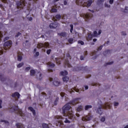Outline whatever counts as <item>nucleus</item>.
<instances>
[{
	"label": "nucleus",
	"instance_id": "f257e3e1",
	"mask_svg": "<svg viewBox=\"0 0 128 128\" xmlns=\"http://www.w3.org/2000/svg\"><path fill=\"white\" fill-rule=\"evenodd\" d=\"M80 100V98H76L70 101L69 102L65 104L62 108V114H64V116H68L70 120H72L74 118V115L72 112H68L70 110L72 106H76L78 102H76V100Z\"/></svg>",
	"mask_w": 128,
	"mask_h": 128
},
{
	"label": "nucleus",
	"instance_id": "f03ea898",
	"mask_svg": "<svg viewBox=\"0 0 128 128\" xmlns=\"http://www.w3.org/2000/svg\"><path fill=\"white\" fill-rule=\"evenodd\" d=\"M12 42L10 40L5 42L4 44V47L6 50H10L12 47Z\"/></svg>",
	"mask_w": 128,
	"mask_h": 128
},
{
	"label": "nucleus",
	"instance_id": "7ed1b4c3",
	"mask_svg": "<svg viewBox=\"0 0 128 128\" xmlns=\"http://www.w3.org/2000/svg\"><path fill=\"white\" fill-rule=\"evenodd\" d=\"M83 18H84L86 22H90V20H92L94 16L92 14L87 13L84 14Z\"/></svg>",
	"mask_w": 128,
	"mask_h": 128
},
{
	"label": "nucleus",
	"instance_id": "20e7f679",
	"mask_svg": "<svg viewBox=\"0 0 128 128\" xmlns=\"http://www.w3.org/2000/svg\"><path fill=\"white\" fill-rule=\"evenodd\" d=\"M14 112H17V114H19L20 116H24V113H22V109H20L18 106H14Z\"/></svg>",
	"mask_w": 128,
	"mask_h": 128
},
{
	"label": "nucleus",
	"instance_id": "39448f33",
	"mask_svg": "<svg viewBox=\"0 0 128 128\" xmlns=\"http://www.w3.org/2000/svg\"><path fill=\"white\" fill-rule=\"evenodd\" d=\"M38 48H46L50 46V44L48 42L45 43H40L38 44Z\"/></svg>",
	"mask_w": 128,
	"mask_h": 128
},
{
	"label": "nucleus",
	"instance_id": "423d86ee",
	"mask_svg": "<svg viewBox=\"0 0 128 128\" xmlns=\"http://www.w3.org/2000/svg\"><path fill=\"white\" fill-rule=\"evenodd\" d=\"M92 116L88 115V116H86L84 117H83L82 118V120L83 122H86V120H92Z\"/></svg>",
	"mask_w": 128,
	"mask_h": 128
},
{
	"label": "nucleus",
	"instance_id": "0eeeda50",
	"mask_svg": "<svg viewBox=\"0 0 128 128\" xmlns=\"http://www.w3.org/2000/svg\"><path fill=\"white\" fill-rule=\"evenodd\" d=\"M76 2L78 6H84V4L86 2H84V1L83 0H76Z\"/></svg>",
	"mask_w": 128,
	"mask_h": 128
},
{
	"label": "nucleus",
	"instance_id": "6e6552de",
	"mask_svg": "<svg viewBox=\"0 0 128 128\" xmlns=\"http://www.w3.org/2000/svg\"><path fill=\"white\" fill-rule=\"evenodd\" d=\"M49 28H58V22H54L50 24L49 25Z\"/></svg>",
	"mask_w": 128,
	"mask_h": 128
},
{
	"label": "nucleus",
	"instance_id": "1a4fd4ad",
	"mask_svg": "<svg viewBox=\"0 0 128 128\" xmlns=\"http://www.w3.org/2000/svg\"><path fill=\"white\" fill-rule=\"evenodd\" d=\"M16 6L18 8H24V6H22V2L21 1L17 2Z\"/></svg>",
	"mask_w": 128,
	"mask_h": 128
},
{
	"label": "nucleus",
	"instance_id": "9d476101",
	"mask_svg": "<svg viewBox=\"0 0 128 128\" xmlns=\"http://www.w3.org/2000/svg\"><path fill=\"white\" fill-rule=\"evenodd\" d=\"M12 98H16V96H17L18 98H20V94L18 92H15L13 93L12 95Z\"/></svg>",
	"mask_w": 128,
	"mask_h": 128
},
{
	"label": "nucleus",
	"instance_id": "9b49d317",
	"mask_svg": "<svg viewBox=\"0 0 128 128\" xmlns=\"http://www.w3.org/2000/svg\"><path fill=\"white\" fill-rule=\"evenodd\" d=\"M96 112L98 114H100V116H102V106H99Z\"/></svg>",
	"mask_w": 128,
	"mask_h": 128
},
{
	"label": "nucleus",
	"instance_id": "f8f14e48",
	"mask_svg": "<svg viewBox=\"0 0 128 128\" xmlns=\"http://www.w3.org/2000/svg\"><path fill=\"white\" fill-rule=\"evenodd\" d=\"M90 56H94V57H92V60H96V58H98V55H96V51H94L92 52L90 54Z\"/></svg>",
	"mask_w": 128,
	"mask_h": 128
},
{
	"label": "nucleus",
	"instance_id": "ddd939ff",
	"mask_svg": "<svg viewBox=\"0 0 128 128\" xmlns=\"http://www.w3.org/2000/svg\"><path fill=\"white\" fill-rule=\"evenodd\" d=\"M68 71L66 70L62 71L60 72V75L62 76H68Z\"/></svg>",
	"mask_w": 128,
	"mask_h": 128
},
{
	"label": "nucleus",
	"instance_id": "4468645a",
	"mask_svg": "<svg viewBox=\"0 0 128 128\" xmlns=\"http://www.w3.org/2000/svg\"><path fill=\"white\" fill-rule=\"evenodd\" d=\"M64 64L65 66H67V68H71L72 66V65H70L68 60H66L64 62Z\"/></svg>",
	"mask_w": 128,
	"mask_h": 128
},
{
	"label": "nucleus",
	"instance_id": "2eb2a0df",
	"mask_svg": "<svg viewBox=\"0 0 128 128\" xmlns=\"http://www.w3.org/2000/svg\"><path fill=\"white\" fill-rule=\"evenodd\" d=\"M100 34H102V30H99L98 34L96 31H94L93 36H100Z\"/></svg>",
	"mask_w": 128,
	"mask_h": 128
},
{
	"label": "nucleus",
	"instance_id": "dca6fc26",
	"mask_svg": "<svg viewBox=\"0 0 128 128\" xmlns=\"http://www.w3.org/2000/svg\"><path fill=\"white\" fill-rule=\"evenodd\" d=\"M16 126L18 128H24V124L22 123H17L16 124Z\"/></svg>",
	"mask_w": 128,
	"mask_h": 128
},
{
	"label": "nucleus",
	"instance_id": "f3484780",
	"mask_svg": "<svg viewBox=\"0 0 128 128\" xmlns=\"http://www.w3.org/2000/svg\"><path fill=\"white\" fill-rule=\"evenodd\" d=\"M3 76L4 75L0 73V80H1V82H6L7 80L6 78H4Z\"/></svg>",
	"mask_w": 128,
	"mask_h": 128
},
{
	"label": "nucleus",
	"instance_id": "a211bd4d",
	"mask_svg": "<svg viewBox=\"0 0 128 128\" xmlns=\"http://www.w3.org/2000/svg\"><path fill=\"white\" fill-rule=\"evenodd\" d=\"M92 0H89L88 1V3L86 5H84V6H87V8H88L92 6Z\"/></svg>",
	"mask_w": 128,
	"mask_h": 128
},
{
	"label": "nucleus",
	"instance_id": "6ab92c4d",
	"mask_svg": "<svg viewBox=\"0 0 128 128\" xmlns=\"http://www.w3.org/2000/svg\"><path fill=\"white\" fill-rule=\"evenodd\" d=\"M112 53V50H106L105 52H104V56H108V54H110Z\"/></svg>",
	"mask_w": 128,
	"mask_h": 128
},
{
	"label": "nucleus",
	"instance_id": "aec40b11",
	"mask_svg": "<svg viewBox=\"0 0 128 128\" xmlns=\"http://www.w3.org/2000/svg\"><path fill=\"white\" fill-rule=\"evenodd\" d=\"M28 109L32 112L34 116H36V110H34V108L32 106L28 107Z\"/></svg>",
	"mask_w": 128,
	"mask_h": 128
},
{
	"label": "nucleus",
	"instance_id": "412c9836",
	"mask_svg": "<svg viewBox=\"0 0 128 128\" xmlns=\"http://www.w3.org/2000/svg\"><path fill=\"white\" fill-rule=\"evenodd\" d=\"M48 66H49V68H52L56 66V64L52 62H48Z\"/></svg>",
	"mask_w": 128,
	"mask_h": 128
},
{
	"label": "nucleus",
	"instance_id": "4be33fe9",
	"mask_svg": "<svg viewBox=\"0 0 128 128\" xmlns=\"http://www.w3.org/2000/svg\"><path fill=\"white\" fill-rule=\"evenodd\" d=\"M52 82H53V84L55 86H60V82L56 80L53 81Z\"/></svg>",
	"mask_w": 128,
	"mask_h": 128
},
{
	"label": "nucleus",
	"instance_id": "5701e85b",
	"mask_svg": "<svg viewBox=\"0 0 128 128\" xmlns=\"http://www.w3.org/2000/svg\"><path fill=\"white\" fill-rule=\"evenodd\" d=\"M103 108H104V110H108V108H111L112 106L108 104H106L104 106H103Z\"/></svg>",
	"mask_w": 128,
	"mask_h": 128
},
{
	"label": "nucleus",
	"instance_id": "b1692460",
	"mask_svg": "<svg viewBox=\"0 0 128 128\" xmlns=\"http://www.w3.org/2000/svg\"><path fill=\"white\" fill-rule=\"evenodd\" d=\"M93 36H94V34H88V36L86 38L87 40H92Z\"/></svg>",
	"mask_w": 128,
	"mask_h": 128
},
{
	"label": "nucleus",
	"instance_id": "393cba45",
	"mask_svg": "<svg viewBox=\"0 0 128 128\" xmlns=\"http://www.w3.org/2000/svg\"><path fill=\"white\" fill-rule=\"evenodd\" d=\"M68 80H70V78L68 76H65L62 78V80L65 82H68Z\"/></svg>",
	"mask_w": 128,
	"mask_h": 128
},
{
	"label": "nucleus",
	"instance_id": "a878e982",
	"mask_svg": "<svg viewBox=\"0 0 128 128\" xmlns=\"http://www.w3.org/2000/svg\"><path fill=\"white\" fill-rule=\"evenodd\" d=\"M58 36H60L64 37L66 36V32H62L60 33H58Z\"/></svg>",
	"mask_w": 128,
	"mask_h": 128
},
{
	"label": "nucleus",
	"instance_id": "bb28decb",
	"mask_svg": "<svg viewBox=\"0 0 128 128\" xmlns=\"http://www.w3.org/2000/svg\"><path fill=\"white\" fill-rule=\"evenodd\" d=\"M58 100H60V98L58 97L56 98L54 102V106H56V104H58Z\"/></svg>",
	"mask_w": 128,
	"mask_h": 128
},
{
	"label": "nucleus",
	"instance_id": "cd10ccee",
	"mask_svg": "<svg viewBox=\"0 0 128 128\" xmlns=\"http://www.w3.org/2000/svg\"><path fill=\"white\" fill-rule=\"evenodd\" d=\"M92 105H86L85 106V110H88L90 108H92Z\"/></svg>",
	"mask_w": 128,
	"mask_h": 128
},
{
	"label": "nucleus",
	"instance_id": "c85d7f7f",
	"mask_svg": "<svg viewBox=\"0 0 128 128\" xmlns=\"http://www.w3.org/2000/svg\"><path fill=\"white\" fill-rule=\"evenodd\" d=\"M36 74V70H31L30 71V75L32 76Z\"/></svg>",
	"mask_w": 128,
	"mask_h": 128
},
{
	"label": "nucleus",
	"instance_id": "c756f323",
	"mask_svg": "<svg viewBox=\"0 0 128 128\" xmlns=\"http://www.w3.org/2000/svg\"><path fill=\"white\" fill-rule=\"evenodd\" d=\"M42 126L43 128H50V126H48V124L44 123L42 124Z\"/></svg>",
	"mask_w": 128,
	"mask_h": 128
},
{
	"label": "nucleus",
	"instance_id": "7c9ffc66",
	"mask_svg": "<svg viewBox=\"0 0 128 128\" xmlns=\"http://www.w3.org/2000/svg\"><path fill=\"white\" fill-rule=\"evenodd\" d=\"M55 18H56V20H60V18H62V16L60 14H58L56 15Z\"/></svg>",
	"mask_w": 128,
	"mask_h": 128
},
{
	"label": "nucleus",
	"instance_id": "2f4dec72",
	"mask_svg": "<svg viewBox=\"0 0 128 128\" xmlns=\"http://www.w3.org/2000/svg\"><path fill=\"white\" fill-rule=\"evenodd\" d=\"M77 112H80L81 110H82V106H80L76 108Z\"/></svg>",
	"mask_w": 128,
	"mask_h": 128
},
{
	"label": "nucleus",
	"instance_id": "473e14b6",
	"mask_svg": "<svg viewBox=\"0 0 128 128\" xmlns=\"http://www.w3.org/2000/svg\"><path fill=\"white\" fill-rule=\"evenodd\" d=\"M68 42L69 44H74V38H70L68 40Z\"/></svg>",
	"mask_w": 128,
	"mask_h": 128
},
{
	"label": "nucleus",
	"instance_id": "72a5a7b5",
	"mask_svg": "<svg viewBox=\"0 0 128 128\" xmlns=\"http://www.w3.org/2000/svg\"><path fill=\"white\" fill-rule=\"evenodd\" d=\"M104 2V0H98L97 1V4H102V2Z\"/></svg>",
	"mask_w": 128,
	"mask_h": 128
},
{
	"label": "nucleus",
	"instance_id": "f704fd0d",
	"mask_svg": "<svg viewBox=\"0 0 128 128\" xmlns=\"http://www.w3.org/2000/svg\"><path fill=\"white\" fill-rule=\"evenodd\" d=\"M50 12H58V9L52 8L50 10Z\"/></svg>",
	"mask_w": 128,
	"mask_h": 128
},
{
	"label": "nucleus",
	"instance_id": "c9c22d12",
	"mask_svg": "<svg viewBox=\"0 0 128 128\" xmlns=\"http://www.w3.org/2000/svg\"><path fill=\"white\" fill-rule=\"evenodd\" d=\"M114 64V62H108L104 64V66H110V64Z\"/></svg>",
	"mask_w": 128,
	"mask_h": 128
},
{
	"label": "nucleus",
	"instance_id": "e433bc0d",
	"mask_svg": "<svg viewBox=\"0 0 128 128\" xmlns=\"http://www.w3.org/2000/svg\"><path fill=\"white\" fill-rule=\"evenodd\" d=\"M22 56H18V62H22Z\"/></svg>",
	"mask_w": 128,
	"mask_h": 128
},
{
	"label": "nucleus",
	"instance_id": "4c0bfd02",
	"mask_svg": "<svg viewBox=\"0 0 128 128\" xmlns=\"http://www.w3.org/2000/svg\"><path fill=\"white\" fill-rule=\"evenodd\" d=\"M24 66V62L20 63L17 65V68H22Z\"/></svg>",
	"mask_w": 128,
	"mask_h": 128
},
{
	"label": "nucleus",
	"instance_id": "58836bf2",
	"mask_svg": "<svg viewBox=\"0 0 128 128\" xmlns=\"http://www.w3.org/2000/svg\"><path fill=\"white\" fill-rule=\"evenodd\" d=\"M82 70H85V72H86L88 70V66H86L85 67H82L81 68Z\"/></svg>",
	"mask_w": 128,
	"mask_h": 128
},
{
	"label": "nucleus",
	"instance_id": "ea45409f",
	"mask_svg": "<svg viewBox=\"0 0 128 128\" xmlns=\"http://www.w3.org/2000/svg\"><path fill=\"white\" fill-rule=\"evenodd\" d=\"M56 118L57 120H63L62 116H56Z\"/></svg>",
	"mask_w": 128,
	"mask_h": 128
},
{
	"label": "nucleus",
	"instance_id": "a19ab883",
	"mask_svg": "<svg viewBox=\"0 0 128 128\" xmlns=\"http://www.w3.org/2000/svg\"><path fill=\"white\" fill-rule=\"evenodd\" d=\"M78 44H80L81 46H84V42L82 40H78Z\"/></svg>",
	"mask_w": 128,
	"mask_h": 128
},
{
	"label": "nucleus",
	"instance_id": "79ce46f5",
	"mask_svg": "<svg viewBox=\"0 0 128 128\" xmlns=\"http://www.w3.org/2000/svg\"><path fill=\"white\" fill-rule=\"evenodd\" d=\"M70 32H72V30H74V25L70 24Z\"/></svg>",
	"mask_w": 128,
	"mask_h": 128
},
{
	"label": "nucleus",
	"instance_id": "37998d69",
	"mask_svg": "<svg viewBox=\"0 0 128 128\" xmlns=\"http://www.w3.org/2000/svg\"><path fill=\"white\" fill-rule=\"evenodd\" d=\"M105 121H106V117L103 116L100 118V122H104Z\"/></svg>",
	"mask_w": 128,
	"mask_h": 128
},
{
	"label": "nucleus",
	"instance_id": "c03bdc74",
	"mask_svg": "<svg viewBox=\"0 0 128 128\" xmlns=\"http://www.w3.org/2000/svg\"><path fill=\"white\" fill-rule=\"evenodd\" d=\"M64 122L65 124H70V120H68V118H66V120L64 121Z\"/></svg>",
	"mask_w": 128,
	"mask_h": 128
},
{
	"label": "nucleus",
	"instance_id": "a18cd8bd",
	"mask_svg": "<svg viewBox=\"0 0 128 128\" xmlns=\"http://www.w3.org/2000/svg\"><path fill=\"white\" fill-rule=\"evenodd\" d=\"M56 60L58 64H60V59H58V58H56Z\"/></svg>",
	"mask_w": 128,
	"mask_h": 128
},
{
	"label": "nucleus",
	"instance_id": "49530a36",
	"mask_svg": "<svg viewBox=\"0 0 128 128\" xmlns=\"http://www.w3.org/2000/svg\"><path fill=\"white\" fill-rule=\"evenodd\" d=\"M50 52H52V50L49 49V50H46L47 54H50Z\"/></svg>",
	"mask_w": 128,
	"mask_h": 128
},
{
	"label": "nucleus",
	"instance_id": "de8ad7c7",
	"mask_svg": "<svg viewBox=\"0 0 128 128\" xmlns=\"http://www.w3.org/2000/svg\"><path fill=\"white\" fill-rule=\"evenodd\" d=\"M10 40V37H8V36H6V37H5V38H4V42H6V40Z\"/></svg>",
	"mask_w": 128,
	"mask_h": 128
},
{
	"label": "nucleus",
	"instance_id": "09e8293b",
	"mask_svg": "<svg viewBox=\"0 0 128 128\" xmlns=\"http://www.w3.org/2000/svg\"><path fill=\"white\" fill-rule=\"evenodd\" d=\"M22 36V33L18 32L17 34L16 35L15 37L16 38H18V36Z\"/></svg>",
	"mask_w": 128,
	"mask_h": 128
},
{
	"label": "nucleus",
	"instance_id": "8fccbe9b",
	"mask_svg": "<svg viewBox=\"0 0 128 128\" xmlns=\"http://www.w3.org/2000/svg\"><path fill=\"white\" fill-rule=\"evenodd\" d=\"M30 70V67H26L25 68V72H28V70Z\"/></svg>",
	"mask_w": 128,
	"mask_h": 128
},
{
	"label": "nucleus",
	"instance_id": "3c124183",
	"mask_svg": "<svg viewBox=\"0 0 128 128\" xmlns=\"http://www.w3.org/2000/svg\"><path fill=\"white\" fill-rule=\"evenodd\" d=\"M102 46H100V47H98V50H102Z\"/></svg>",
	"mask_w": 128,
	"mask_h": 128
},
{
	"label": "nucleus",
	"instance_id": "603ef678",
	"mask_svg": "<svg viewBox=\"0 0 128 128\" xmlns=\"http://www.w3.org/2000/svg\"><path fill=\"white\" fill-rule=\"evenodd\" d=\"M105 8H110V5H108V4H104Z\"/></svg>",
	"mask_w": 128,
	"mask_h": 128
},
{
	"label": "nucleus",
	"instance_id": "864d4df0",
	"mask_svg": "<svg viewBox=\"0 0 128 128\" xmlns=\"http://www.w3.org/2000/svg\"><path fill=\"white\" fill-rule=\"evenodd\" d=\"M84 57L83 56H80V60H84Z\"/></svg>",
	"mask_w": 128,
	"mask_h": 128
},
{
	"label": "nucleus",
	"instance_id": "5fc2aeb1",
	"mask_svg": "<svg viewBox=\"0 0 128 128\" xmlns=\"http://www.w3.org/2000/svg\"><path fill=\"white\" fill-rule=\"evenodd\" d=\"M2 122H4L5 124H10V123L8 122V121H6V120H2Z\"/></svg>",
	"mask_w": 128,
	"mask_h": 128
},
{
	"label": "nucleus",
	"instance_id": "6e6d98bb",
	"mask_svg": "<svg viewBox=\"0 0 128 128\" xmlns=\"http://www.w3.org/2000/svg\"><path fill=\"white\" fill-rule=\"evenodd\" d=\"M121 34L122 36H126V32H121Z\"/></svg>",
	"mask_w": 128,
	"mask_h": 128
},
{
	"label": "nucleus",
	"instance_id": "4d7b16f0",
	"mask_svg": "<svg viewBox=\"0 0 128 128\" xmlns=\"http://www.w3.org/2000/svg\"><path fill=\"white\" fill-rule=\"evenodd\" d=\"M2 100H0V108H2Z\"/></svg>",
	"mask_w": 128,
	"mask_h": 128
},
{
	"label": "nucleus",
	"instance_id": "13d9d810",
	"mask_svg": "<svg viewBox=\"0 0 128 128\" xmlns=\"http://www.w3.org/2000/svg\"><path fill=\"white\" fill-rule=\"evenodd\" d=\"M114 106H118V102H115L114 103Z\"/></svg>",
	"mask_w": 128,
	"mask_h": 128
},
{
	"label": "nucleus",
	"instance_id": "bf43d9fd",
	"mask_svg": "<svg viewBox=\"0 0 128 128\" xmlns=\"http://www.w3.org/2000/svg\"><path fill=\"white\" fill-rule=\"evenodd\" d=\"M128 7H126L125 9L124 10V12H128Z\"/></svg>",
	"mask_w": 128,
	"mask_h": 128
},
{
	"label": "nucleus",
	"instance_id": "052dcab7",
	"mask_svg": "<svg viewBox=\"0 0 128 128\" xmlns=\"http://www.w3.org/2000/svg\"><path fill=\"white\" fill-rule=\"evenodd\" d=\"M109 2L110 4H114V0H110Z\"/></svg>",
	"mask_w": 128,
	"mask_h": 128
},
{
	"label": "nucleus",
	"instance_id": "680f3d73",
	"mask_svg": "<svg viewBox=\"0 0 128 128\" xmlns=\"http://www.w3.org/2000/svg\"><path fill=\"white\" fill-rule=\"evenodd\" d=\"M39 76H40V78H39L40 80H42V74L41 73L40 74Z\"/></svg>",
	"mask_w": 128,
	"mask_h": 128
},
{
	"label": "nucleus",
	"instance_id": "e2e57ef3",
	"mask_svg": "<svg viewBox=\"0 0 128 128\" xmlns=\"http://www.w3.org/2000/svg\"><path fill=\"white\" fill-rule=\"evenodd\" d=\"M64 6H66L68 4V2H66V0H64Z\"/></svg>",
	"mask_w": 128,
	"mask_h": 128
},
{
	"label": "nucleus",
	"instance_id": "0e129e2a",
	"mask_svg": "<svg viewBox=\"0 0 128 128\" xmlns=\"http://www.w3.org/2000/svg\"><path fill=\"white\" fill-rule=\"evenodd\" d=\"M36 56H40V52H36Z\"/></svg>",
	"mask_w": 128,
	"mask_h": 128
},
{
	"label": "nucleus",
	"instance_id": "69168bd1",
	"mask_svg": "<svg viewBox=\"0 0 128 128\" xmlns=\"http://www.w3.org/2000/svg\"><path fill=\"white\" fill-rule=\"evenodd\" d=\"M66 56L67 58H71L70 55V54L68 53L66 54Z\"/></svg>",
	"mask_w": 128,
	"mask_h": 128
},
{
	"label": "nucleus",
	"instance_id": "338daca9",
	"mask_svg": "<svg viewBox=\"0 0 128 128\" xmlns=\"http://www.w3.org/2000/svg\"><path fill=\"white\" fill-rule=\"evenodd\" d=\"M42 94L43 96H46V92H42Z\"/></svg>",
	"mask_w": 128,
	"mask_h": 128
},
{
	"label": "nucleus",
	"instance_id": "774afa93",
	"mask_svg": "<svg viewBox=\"0 0 128 128\" xmlns=\"http://www.w3.org/2000/svg\"><path fill=\"white\" fill-rule=\"evenodd\" d=\"M48 72H52V70L49 68V69H48Z\"/></svg>",
	"mask_w": 128,
	"mask_h": 128
}]
</instances>
